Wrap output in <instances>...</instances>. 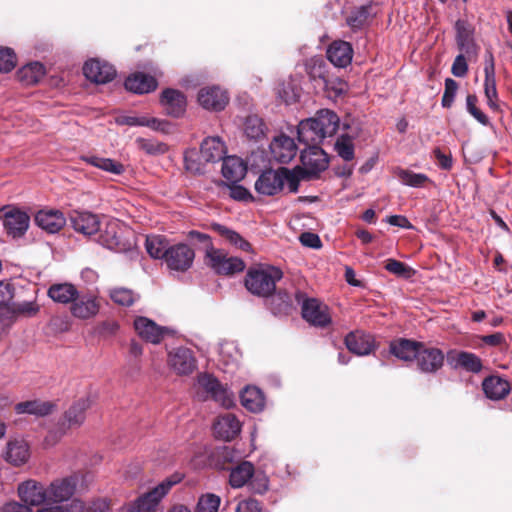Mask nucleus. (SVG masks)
<instances>
[{"mask_svg":"<svg viewBox=\"0 0 512 512\" xmlns=\"http://www.w3.org/2000/svg\"><path fill=\"white\" fill-rule=\"evenodd\" d=\"M39 311V306L34 301H24L12 306V318L15 315L32 317Z\"/></svg>","mask_w":512,"mask_h":512,"instance_id":"69168bd1","label":"nucleus"},{"mask_svg":"<svg viewBox=\"0 0 512 512\" xmlns=\"http://www.w3.org/2000/svg\"><path fill=\"white\" fill-rule=\"evenodd\" d=\"M83 160L94 167L115 175H120L124 172L123 165L110 158H103L92 155L83 157Z\"/></svg>","mask_w":512,"mask_h":512,"instance_id":"de8ad7c7","label":"nucleus"},{"mask_svg":"<svg viewBox=\"0 0 512 512\" xmlns=\"http://www.w3.org/2000/svg\"><path fill=\"white\" fill-rule=\"evenodd\" d=\"M458 90V83L452 78L445 79V89L441 100L444 108H450L454 102Z\"/></svg>","mask_w":512,"mask_h":512,"instance_id":"e2e57ef3","label":"nucleus"},{"mask_svg":"<svg viewBox=\"0 0 512 512\" xmlns=\"http://www.w3.org/2000/svg\"><path fill=\"white\" fill-rule=\"evenodd\" d=\"M389 352H441V350L437 348L427 349L421 342L398 338L390 342Z\"/></svg>","mask_w":512,"mask_h":512,"instance_id":"a18cd8bd","label":"nucleus"},{"mask_svg":"<svg viewBox=\"0 0 512 512\" xmlns=\"http://www.w3.org/2000/svg\"><path fill=\"white\" fill-rule=\"evenodd\" d=\"M482 386L485 395L492 400L503 399L510 391L508 381L498 376L486 378Z\"/></svg>","mask_w":512,"mask_h":512,"instance_id":"f704fd0d","label":"nucleus"},{"mask_svg":"<svg viewBox=\"0 0 512 512\" xmlns=\"http://www.w3.org/2000/svg\"><path fill=\"white\" fill-rule=\"evenodd\" d=\"M337 154L345 161H351L354 158V144L347 135L340 136L335 142Z\"/></svg>","mask_w":512,"mask_h":512,"instance_id":"6e6d98bb","label":"nucleus"},{"mask_svg":"<svg viewBox=\"0 0 512 512\" xmlns=\"http://www.w3.org/2000/svg\"><path fill=\"white\" fill-rule=\"evenodd\" d=\"M145 248L152 258L164 260L170 245L164 236L151 235L146 237Z\"/></svg>","mask_w":512,"mask_h":512,"instance_id":"37998d69","label":"nucleus"},{"mask_svg":"<svg viewBox=\"0 0 512 512\" xmlns=\"http://www.w3.org/2000/svg\"><path fill=\"white\" fill-rule=\"evenodd\" d=\"M82 509V502L73 501L69 505H54L38 509L36 512H80Z\"/></svg>","mask_w":512,"mask_h":512,"instance_id":"774afa93","label":"nucleus"},{"mask_svg":"<svg viewBox=\"0 0 512 512\" xmlns=\"http://www.w3.org/2000/svg\"><path fill=\"white\" fill-rule=\"evenodd\" d=\"M309 150L301 155L303 165L310 174H318L328 167L326 153L319 146L308 147Z\"/></svg>","mask_w":512,"mask_h":512,"instance_id":"cd10ccee","label":"nucleus"},{"mask_svg":"<svg viewBox=\"0 0 512 512\" xmlns=\"http://www.w3.org/2000/svg\"><path fill=\"white\" fill-rule=\"evenodd\" d=\"M189 238L193 241L203 244L207 259L212 254V251L216 250L213 246L212 239L208 234L192 230L189 232Z\"/></svg>","mask_w":512,"mask_h":512,"instance_id":"338daca9","label":"nucleus"},{"mask_svg":"<svg viewBox=\"0 0 512 512\" xmlns=\"http://www.w3.org/2000/svg\"><path fill=\"white\" fill-rule=\"evenodd\" d=\"M30 457V450L27 442L24 439H12L7 443L5 459L15 465L19 466L28 461Z\"/></svg>","mask_w":512,"mask_h":512,"instance_id":"7c9ffc66","label":"nucleus"},{"mask_svg":"<svg viewBox=\"0 0 512 512\" xmlns=\"http://www.w3.org/2000/svg\"><path fill=\"white\" fill-rule=\"evenodd\" d=\"M253 475V464L248 461H243L231 469L229 483L233 488H241L252 479Z\"/></svg>","mask_w":512,"mask_h":512,"instance_id":"a19ab883","label":"nucleus"},{"mask_svg":"<svg viewBox=\"0 0 512 512\" xmlns=\"http://www.w3.org/2000/svg\"><path fill=\"white\" fill-rule=\"evenodd\" d=\"M447 361L453 368L467 372L477 373L482 368L481 361L475 354H448Z\"/></svg>","mask_w":512,"mask_h":512,"instance_id":"e433bc0d","label":"nucleus"},{"mask_svg":"<svg viewBox=\"0 0 512 512\" xmlns=\"http://www.w3.org/2000/svg\"><path fill=\"white\" fill-rule=\"evenodd\" d=\"M170 368L179 375L192 373L196 368V359L193 354H168Z\"/></svg>","mask_w":512,"mask_h":512,"instance_id":"58836bf2","label":"nucleus"},{"mask_svg":"<svg viewBox=\"0 0 512 512\" xmlns=\"http://www.w3.org/2000/svg\"><path fill=\"white\" fill-rule=\"evenodd\" d=\"M385 269L388 272L405 279L410 278L414 273L411 267L401 261L392 258L386 261Z\"/></svg>","mask_w":512,"mask_h":512,"instance_id":"bf43d9fd","label":"nucleus"},{"mask_svg":"<svg viewBox=\"0 0 512 512\" xmlns=\"http://www.w3.org/2000/svg\"><path fill=\"white\" fill-rule=\"evenodd\" d=\"M211 229L236 248L245 252L251 251V244L235 230L215 222L211 224Z\"/></svg>","mask_w":512,"mask_h":512,"instance_id":"c9c22d12","label":"nucleus"},{"mask_svg":"<svg viewBox=\"0 0 512 512\" xmlns=\"http://www.w3.org/2000/svg\"><path fill=\"white\" fill-rule=\"evenodd\" d=\"M18 74L27 85L36 84L45 75V67L40 62H32L23 66Z\"/></svg>","mask_w":512,"mask_h":512,"instance_id":"09e8293b","label":"nucleus"},{"mask_svg":"<svg viewBox=\"0 0 512 512\" xmlns=\"http://www.w3.org/2000/svg\"><path fill=\"white\" fill-rule=\"evenodd\" d=\"M195 252L185 243L170 245L164 262L168 269L176 272H186L194 262Z\"/></svg>","mask_w":512,"mask_h":512,"instance_id":"0eeeda50","label":"nucleus"},{"mask_svg":"<svg viewBox=\"0 0 512 512\" xmlns=\"http://www.w3.org/2000/svg\"><path fill=\"white\" fill-rule=\"evenodd\" d=\"M226 146L220 137H207L200 146V153L205 163L221 161L226 155Z\"/></svg>","mask_w":512,"mask_h":512,"instance_id":"bb28decb","label":"nucleus"},{"mask_svg":"<svg viewBox=\"0 0 512 512\" xmlns=\"http://www.w3.org/2000/svg\"><path fill=\"white\" fill-rule=\"evenodd\" d=\"M68 429L65 423H58L57 427L50 429L44 438L45 447H53L67 433Z\"/></svg>","mask_w":512,"mask_h":512,"instance_id":"0e129e2a","label":"nucleus"},{"mask_svg":"<svg viewBox=\"0 0 512 512\" xmlns=\"http://www.w3.org/2000/svg\"><path fill=\"white\" fill-rule=\"evenodd\" d=\"M240 400L243 407L253 413H259L265 407L264 394L256 386H246L240 394Z\"/></svg>","mask_w":512,"mask_h":512,"instance_id":"72a5a7b5","label":"nucleus"},{"mask_svg":"<svg viewBox=\"0 0 512 512\" xmlns=\"http://www.w3.org/2000/svg\"><path fill=\"white\" fill-rule=\"evenodd\" d=\"M244 132L249 139L258 140L264 136L265 124L257 115H249L244 122Z\"/></svg>","mask_w":512,"mask_h":512,"instance_id":"603ef678","label":"nucleus"},{"mask_svg":"<svg viewBox=\"0 0 512 512\" xmlns=\"http://www.w3.org/2000/svg\"><path fill=\"white\" fill-rule=\"evenodd\" d=\"M339 123L340 118L334 111L321 109L314 117L300 121L297 127L298 140L307 147L319 146L325 138L337 132Z\"/></svg>","mask_w":512,"mask_h":512,"instance_id":"f257e3e1","label":"nucleus"},{"mask_svg":"<svg viewBox=\"0 0 512 512\" xmlns=\"http://www.w3.org/2000/svg\"><path fill=\"white\" fill-rule=\"evenodd\" d=\"M485 81H484V92L486 98L496 99L497 98V89H496V79H495V67H494V57L491 52H487L485 55Z\"/></svg>","mask_w":512,"mask_h":512,"instance_id":"79ce46f5","label":"nucleus"},{"mask_svg":"<svg viewBox=\"0 0 512 512\" xmlns=\"http://www.w3.org/2000/svg\"><path fill=\"white\" fill-rule=\"evenodd\" d=\"M455 41L458 49L468 56L476 55L478 45L475 40V28L465 19H458L454 25Z\"/></svg>","mask_w":512,"mask_h":512,"instance_id":"ddd939ff","label":"nucleus"},{"mask_svg":"<svg viewBox=\"0 0 512 512\" xmlns=\"http://www.w3.org/2000/svg\"><path fill=\"white\" fill-rule=\"evenodd\" d=\"M54 409V403L39 399L24 401L15 405V411L17 414H29L36 417L47 416L51 414Z\"/></svg>","mask_w":512,"mask_h":512,"instance_id":"473e14b6","label":"nucleus"},{"mask_svg":"<svg viewBox=\"0 0 512 512\" xmlns=\"http://www.w3.org/2000/svg\"><path fill=\"white\" fill-rule=\"evenodd\" d=\"M352 57V46L346 41H334L327 49V58L336 67H347L351 63Z\"/></svg>","mask_w":512,"mask_h":512,"instance_id":"a878e982","label":"nucleus"},{"mask_svg":"<svg viewBox=\"0 0 512 512\" xmlns=\"http://www.w3.org/2000/svg\"><path fill=\"white\" fill-rule=\"evenodd\" d=\"M221 498L213 493H206L199 497L195 512H218Z\"/></svg>","mask_w":512,"mask_h":512,"instance_id":"5fc2aeb1","label":"nucleus"},{"mask_svg":"<svg viewBox=\"0 0 512 512\" xmlns=\"http://www.w3.org/2000/svg\"><path fill=\"white\" fill-rule=\"evenodd\" d=\"M386 362L398 366L403 361L421 372H434L443 365L444 354H384Z\"/></svg>","mask_w":512,"mask_h":512,"instance_id":"423d86ee","label":"nucleus"},{"mask_svg":"<svg viewBox=\"0 0 512 512\" xmlns=\"http://www.w3.org/2000/svg\"><path fill=\"white\" fill-rule=\"evenodd\" d=\"M201 153L196 149H189L184 153L185 170L194 175H202L205 173V165L203 163Z\"/></svg>","mask_w":512,"mask_h":512,"instance_id":"8fccbe9b","label":"nucleus"},{"mask_svg":"<svg viewBox=\"0 0 512 512\" xmlns=\"http://www.w3.org/2000/svg\"><path fill=\"white\" fill-rule=\"evenodd\" d=\"M277 95L285 104H293L300 98L301 87L295 80L288 79L279 85Z\"/></svg>","mask_w":512,"mask_h":512,"instance_id":"49530a36","label":"nucleus"},{"mask_svg":"<svg viewBox=\"0 0 512 512\" xmlns=\"http://www.w3.org/2000/svg\"><path fill=\"white\" fill-rule=\"evenodd\" d=\"M70 222L73 229L83 235L90 236L100 231L98 216L88 211H74L70 216Z\"/></svg>","mask_w":512,"mask_h":512,"instance_id":"5701e85b","label":"nucleus"},{"mask_svg":"<svg viewBox=\"0 0 512 512\" xmlns=\"http://www.w3.org/2000/svg\"><path fill=\"white\" fill-rule=\"evenodd\" d=\"M283 277L280 268L265 265L247 272L245 286L249 292L259 297H269L276 291V283Z\"/></svg>","mask_w":512,"mask_h":512,"instance_id":"7ed1b4c3","label":"nucleus"},{"mask_svg":"<svg viewBox=\"0 0 512 512\" xmlns=\"http://www.w3.org/2000/svg\"><path fill=\"white\" fill-rule=\"evenodd\" d=\"M98 242L103 247L117 253L125 252L131 248V243L121 235V227L118 221L109 220L105 228H100Z\"/></svg>","mask_w":512,"mask_h":512,"instance_id":"9d476101","label":"nucleus"},{"mask_svg":"<svg viewBox=\"0 0 512 512\" xmlns=\"http://www.w3.org/2000/svg\"><path fill=\"white\" fill-rule=\"evenodd\" d=\"M85 77L96 84H106L116 76L115 68L105 61L90 59L83 66Z\"/></svg>","mask_w":512,"mask_h":512,"instance_id":"f3484780","label":"nucleus"},{"mask_svg":"<svg viewBox=\"0 0 512 512\" xmlns=\"http://www.w3.org/2000/svg\"><path fill=\"white\" fill-rule=\"evenodd\" d=\"M267 302L269 310L275 316L286 315L289 313L292 302L290 296L283 291L273 292Z\"/></svg>","mask_w":512,"mask_h":512,"instance_id":"c03bdc74","label":"nucleus"},{"mask_svg":"<svg viewBox=\"0 0 512 512\" xmlns=\"http://www.w3.org/2000/svg\"><path fill=\"white\" fill-rule=\"evenodd\" d=\"M17 493L20 500L29 507L50 504L47 486L34 479L21 482L18 485Z\"/></svg>","mask_w":512,"mask_h":512,"instance_id":"1a4fd4ad","label":"nucleus"},{"mask_svg":"<svg viewBox=\"0 0 512 512\" xmlns=\"http://www.w3.org/2000/svg\"><path fill=\"white\" fill-rule=\"evenodd\" d=\"M137 147L149 156H159L165 154L169 147L166 143L156 139L137 138Z\"/></svg>","mask_w":512,"mask_h":512,"instance_id":"3c124183","label":"nucleus"},{"mask_svg":"<svg viewBox=\"0 0 512 512\" xmlns=\"http://www.w3.org/2000/svg\"><path fill=\"white\" fill-rule=\"evenodd\" d=\"M16 66V55L10 48L0 47V73L10 72Z\"/></svg>","mask_w":512,"mask_h":512,"instance_id":"680f3d73","label":"nucleus"},{"mask_svg":"<svg viewBox=\"0 0 512 512\" xmlns=\"http://www.w3.org/2000/svg\"><path fill=\"white\" fill-rule=\"evenodd\" d=\"M48 296L57 303L68 304L73 302L78 296V290L73 284L58 283L53 284L48 289Z\"/></svg>","mask_w":512,"mask_h":512,"instance_id":"4c0bfd02","label":"nucleus"},{"mask_svg":"<svg viewBox=\"0 0 512 512\" xmlns=\"http://www.w3.org/2000/svg\"><path fill=\"white\" fill-rule=\"evenodd\" d=\"M160 103L168 115L180 117L186 110L187 100L179 90L167 88L161 94Z\"/></svg>","mask_w":512,"mask_h":512,"instance_id":"4be33fe9","label":"nucleus"},{"mask_svg":"<svg viewBox=\"0 0 512 512\" xmlns=\"http://www.w3.org/2000/svg\"><path fill=\"white\" fill-rule=\"evenodd\" d=\"M213 430L217 438L231 441L240 433L241 423L235 415L225 413L217 417L213 424Z\"/></svg>","mask_w":512,"mask_h":512,"instance_id":"aec40b11","label":"nucleus"},{"mask_svg":"<svg viewBox=\"0 0 512 512\" xmlns=\"http://www.w3.org/2000/svg\"><path fill=\"white\" fill-rule=\"evenodd\" d=\"M313 63L309 76L316 88L322 89L329 98H337L347 92L348 85L345 81L339 77L324 74L325 65L322 60H315Z\"/></svg>","mask_w":512,"mask_h":512,"instance_id":"39448f33","label":"nucleus"},{"mask_svg":"<svg viewBox=\"0 0 512 512\" xmlns=\"http://www.w3.org/2000/svg\"><path fill=\"white\" fill-rule=\"evenodd\" d=\"M301 310L303 319L313 326L325 328L331 323L328 307L315 298L305 299Z\"/></svg>","mask_w":512,"mask_h":512,"instance_id":"f8f14e48","label":"nucleus"},{"mask_svg":"<svg viewBox=\"0 0 512 512\" xmlns=\"http://www.w3.org/2000/svg\"><path fill=\"white\" fill-rule=\"evenodd\" d=\"M348 352H374L378 349L374 337L362 330L349 332L345 337Z\"/></svg>","mask_w":512,"mask_h":512,"instance_id":"393cba45","label":"nucleus"},{"mask_svg":"<svg viewBox=\"0 0 512 512\" xmlns=\"http://www.w3.org/2000/svg\"><path fill=\"white\" fill-rule=\"evenodd\" d=\"M282 178V188L284 183H287V188L290 193H297L301 181V173L299 171L291 170L285 167L280 168Z\"/></svg>","mask_w":512,"mask_h":512,"instance_id":"4d7b16f0","label":"nucleus"},{"mask_svg":"<svg viewBox=\"0 0 512 512\" xmlns=\"http://www.w3.org/2000/svg\"><path fill=\"white\" fill-rule=\"evenodd\" d=\"M126 90L136 93L145 94L156 89L157 81L154 77L142 72H137L129 77L124 82Z\"/></svg>","mask_w":512,"mask_h":512,"instance_id":"c756f323","label":"nucleus"},{"mask_svg":"<svg viewBox=\"0 0 512 512\" xmlns=\"http://www.w3.org/2000/svg\"><path fill=\"white\" fill-rule=\"evenodd\" d=\"M208 263L216 273L223 275H232L245 269V263L241 258L228 257L220 249L212 251Z\"/></svg>","mask_w":512,"mask_h":512,"instance_id":"4468645a","label":"nucleus"},{"mask_svg":"<svg viewBox=\"0 0 512 512\" xmlns=\"http://www.w3.org/2000/svg\"><path fill=\"white\" fill-rule=\"evenodd\" d=\"M134 328L142 339L152 344H158L166 337H173L175 334L174 330L159 326L153 320L142 316L134 320Z\"/></svg>","mask_w":512,"mask_h":512,"instance_id":"9b49d317","label":"nucleus"},{"mask_svg":"<svg viewBox=\"0 0 512 512\" xmlns=\"http://www.w3.org/2000/svg\"><path fill=\"white\" fill-rule=\"evenodd\" d=\"M256 192L263 196H274L282 191V178L279 169H266L262 171L255 181Z\"/></svg>","mask_w":512,"mask_h":512,"instance_id":"a211bd4d","label":"nucleus"},{"mask_svg":"<svg viewBox=\"0 0 512 512\" xmlns=\"http://www.w3.org/2000/svg\"><path fill=\"white\" fill-rule=\"evenodd\" d=\"M229 97L220 87H204L198 92L199 104L207 110L221 111L228 104Z\"/></svg>","mask_w":512,"mask_h":512,"instance_id":"6ab92c4d","label":"nucleus"},{"mask_svg":"<svg viewBox=\"0 0 512 512\" xmlns=\"http://www.w3.org/2000/svg\"><path fill=\"white\" fill-rule=\"evenodd\" d=\"M35 223L50 234L59 232L66 224L64 214L59 210L43 209L36 213Z\"/></svg>","mask_w":512,"mask_h":512,"instance_id":"412c9836","label":"nucleus"},{"mask_svg":"<svg viewBox=\"0 0 512 512\" xmlns=\"http://www.w3.org/2000/svg\"><path fill=\"white\" fill-rule=\"evenodd\" d=\"M193 389L195 398L199 401L211 399L225 408L234 405L233 393L212 374L200 373Z\"/></svg>","mask_w":512,"mask_h":512,"instance_id":"f03ea898","label":"nucleus"},{"mask_svg":"<svg viewBox=\"0 0 512 512\" xmlns=\"http://www.w3.org/2000/svg\"><path fill=\"white\" fill-rule=\"evenodd\" d=\"M269 149L273 160L281 164H287L293 160L298 151L294 140L285 134L275 136Z\"/></svg>","mask_w":512,"mask_h":512,"instance_id":"2eb2a0df","label":"nucleus"},{"mask_svg":"<svg viewBox=\"0 0 512 512\" xmlns=\"http://www.w3.org/2000/svg\"><path fill=\"white\" fill-rule=\"evenodd\" d=\"M93 399L91 396L81 398L74 402L69 409L64 413L61 423H65L67 429L80 427L86 418V410L92 405Z\"/></svg>","mask_w":512,"mask_h":512,"instance_id":"b1692460","label":"nucleus"},{"mask_svg":"<svg viewBox=\"0 0 512 512\" xmlns=\"http://www.w3.org/2000/svg\"><path fill=\"white\" fill-rule=\"evenodd\" d=\"M13 290L10 283L0 281V324L2 326L12 319Z\"/></svg>","mask_w":512,"mask_h":512,"instance_id":"ea45409f","label":"nucleus"},{"mask_svg":"<svg viewBox=\"0 0 512 512\" xmlns=\"http://www.w3.org/2000/svg\"><path fill=\"white\" fill-rule=\"evenodd\" d=\"M182 479L183 475L180 473L167 477L152 490L140 496L134 503L123 507L120 512H154L162 498Z\"/></svg>","mask_w":512,"mask_h":512,"instance_id":"20e7f679","label":"nucleus"},{"mask_svg":"<svg viewBox=\"0 0 512 512\" xmlns=\"http://www.w3.org/2000/svg\"><path fill=\"white\" fill-rule=\"evenodd\" d=\"M398 178L402 184L415 188L423 187L425 183L429 181L426 174L415 173L406 169H401L398 172Z\"/></svg>","mask_w":512,"mask_h":512,"instance_id":"864d4df0","label":"nucleus"},{"mask_svg":"<svg viewBox=\"0 0 512 512\" xmlns=\"http://www.w3.org/2000/svg\"><path fill=\"white\" fill-rule=\"evenodd\" d=\"M370 5L356 8L347 18V24L353 29L361 28L370 15Z\"/></svg>","mask_w":512,"mask_h":512,"instance_id":"13d9d810","label":"nucleus"},{"mask_svg":"<svg viewBox=\"0 0 512 512\" xmlns=\"http://www.w3.org/2000/svg\"><path fill=\"white\" fill-rule=\"evenodd\" d=\"M246 172L247 167L241 158L237 156H227L223 159L222 175L232 184L242 180Z\"/></svg>","mask_w":512,"mask_h":512,"instance_id":"2f4dec72","label":"nucleus"},{"mask_svg":"<svg viewBox=\"0 0 512 512\" xmlns=\"http://www.w3.org/2000/svg\"><path fill=\"white\" fill-rule=\"evenodd\" d=\"M30 217L18 208H9L3 213V225L8 235L22 237L29 228Z\"/></svg>","mask_w":512,"mask_h":512,"instance_id":"dca6fc26","label":"nucleus"},{"mask_svg":"<svg viewBox=\"0 0 512 512\" xmlns=\"http://www.w3.org/2000/svg\"><path fill=\"white\" fill-rule=\"evenodd\" d=\"M111 299L122 306H130L135 302V296L132 290L126 288H116L110 293Z\"/></svg>","mask_w":512,"mask_h":512,"instance_id":"052dcab7","label":"nucleus"},{"mask_svg":"<svg viewBox=\"0 0 512 512\" xmlns=\"http://www.w3.org/2000/svg\"><path fill=\"white\" fill-rule=\"evenodd\" d=\"M79 483V476L72 474L53 480L48 486L50 504H60L69 501L75 494Z\"/></svg>","mask_w":512,"mask_h":512,"instance_id":"6e6552de","label":"nucleus"},{"mask_svg":"<svg viewBox=\"0 0 512 512\" xmlns=\"http://www.w3.org/2000/svg\"><path fill=\"white\" fill-rule=\"evenodd\" d=\"M98 311L99 304L96 297L91 294L80 295L78 293L77 298L72 302L71 313L77 318L88 319L95 316Z\"/></svg>","mask_w":512,"mask_h":512,"instance_id":"c85d7f7f","label":"nucleus"}]
</instances>
